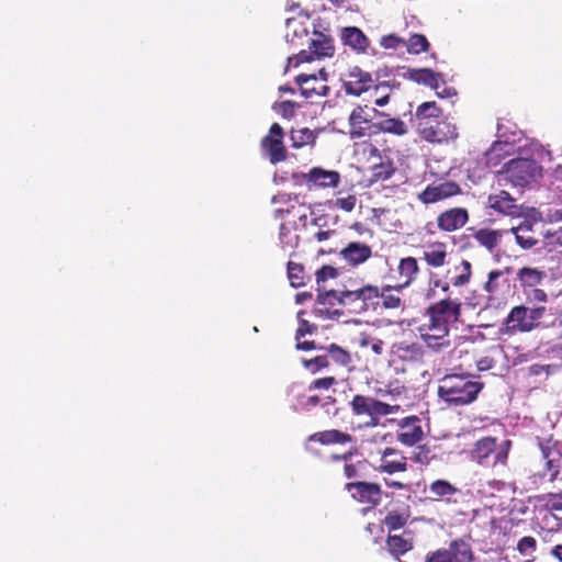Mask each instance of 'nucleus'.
Instances as JSON below:
<instances>
[{"label":"nucleus","instance_id":"nucleus-4","mask_svg":"<svg viewBox=\"0 0 562 562\" xmlns=\"http://www.w3.org/2000/svg\"><path fill=\"white\" fill-rule=\"evenodd\" d=\"M426 348L414 339L402 338L394 341L389 351V362L396 370L405 372L407 369L425 362Z\"/></svg>","mask_w":562,"mask_h":562},{"label":"nucleus","instance_id":"nucleus-47","mask_svg":"<svg viewBox=\"0 0 562 562\" xmlns=\"http://www.w3.org/2000/svg\"><path fill=\"white\" fill-rule=\"evenodd\" d=\"M393 284L382 286L379 299L382 300V305L386 310H397L402 306L403 301L398 294L393 293Z\"/></svg>","mask_w":562,"mask_h":562},{"label":"nucleus","instance_id":"nucleus-59","mask_svg":"<svg viewBox=\"0 0 562 562\" xmlns=\"http://www.w3.org/2000/svg\"><path fill=\"white\" fill-rule=\"evenodd\" d=\"M337 383L336 378L334 376H324L316 380H313L308 384V391H315V390H329Z\"/></svg>","mask_w":562,"mask_h":562},{"label":"nucleus","instance_id":"nucleus-7","mask_svg":"<svg viewBox=\"0 0 562 562\" xmlns=\"http://www.w3.org/2000/svg\"><path fill=\"white\" fill-rule=\"evenodd\" d=\"M547 272L536 267L524 266L516 272V281L526 296L528 304L548 302L547 292L540 286L547 279Z\"/></svg>","mask_w":562,"mask_h":562},{"label":"nucleus","instance_id":"nucleus-10","mask_svg":"<svg viewBox=\"0 0 562 562\" xmlns=\"http://www.w3.org/2000/svg\"><path fill=\"white\" fill-rule=\"evenodd\" d=\"M342 305L349 313L361 314L378 304L380 290L376 285L367 284L357 290L342 291Z\"/></svg>","mask_w":562,"mask_h":562},{"label":"nucleus","instance_id":"nucleus-32","mask_svg":"<svg viewBox=\"0 0 562 562\" xmlns=\"http://www.w3.org/2000/svg\"><path fill=\"white\" fill-rule=\"evenodd\" d=\"M487 203L491 209L504 215L515 216L520 213V209L517 205L516 200L504 190L498 193L491 194L487 199Z\"/></svg>","mask_w":562,"mask_h":562},{"label":"nucleus","instance_id":"nucleus-8","mask_svg":"<svg viewBox=\"0 0 562 562\" xmlns=\"http://www.w3.org/2000/svg\"><path fill=\"white\" fill-rule=\"evenodd\" d=\"M461 315L462 302L450 296L429 304L424 312L426 321L446 329H450L453 324L458 323Z\"/></svg>","mask_w":562,"mask_h":562},{"label":"nucleus","instance_id":"nucleus-58","mask_svg":"<svg viewBox=\"0 0 562 562\" xmlns=\"http://www.w3.org/2000/svg\"><path fill=\"white\" fill-rule=\"evenodd\" d=\"M345 44L349 45L357 53H368L370 47L369 37H342Z\"/></svg>","mask_w":562,"mask_h":562},{"label":"nucleus","instance_id":"nucleus-43","mask_svg":"<svg viewBox=\"0 0 562 562\" xmlns=\"http://www.w3.org/2000/svg\"><path fill=\"white\" fill-rule=\"evenodd\" d=\"M537 550L538 540L533 536H524L517 541L516 551L526 559V562H535L537 560Z\"/></svg>","mask_w":562,"mask_h":562},{"label":"nucleus","instance_id":"nucleus-2","mask_svg":"<svg viewBox=\"0 0 562 562\" xmlns=\"http://www.w3.org/2000/svg\"><path fill=\"white\" fill-rule=\"evenodd\" d=\"M546 313L544 305L533 304L532 307L525 304L515 305L504 319L503 333L507 335L530 333L542 325Z\"/></svg>","mask_w":562,"mask_h":562},{"label":"nucleus","instance_id":"nucleus-46","mask_svg":"<svg viewBox=\"0 0 562 562\" xmlns=\"http://www.w3.org/2000/svg\"><path fill=\"white\" fill-rule=\"evenodd\" d=\"M316 135L313 131L307 127L303 128H292L291 131V142L292 147L301 148L306 145H312L315 143Z\"/></svg>","mask_w":562,"mask_h":562},{"label":"nucleus","instance_id":"nucleus-48","mask_svg":"<svg viewBox=\"0 0 562 562\" xmlns=\"http://www.w3.org/2000/svg\"><path fill=\"white\" fill-rule=\"evenodd\" d=\"M288 278L293 288H300L305 284V270L301 263L288 262Z\"/></svg>","mask_w":562,"mask_h":562},{"label":"nucleus","instance_id":"nucleus-54","mask_svg":"<svg viewBox=\"0 0 562 562\" xmlns=\"http://www.w3.org/2000/svg\"><path fill=\"white\" fill-rule=\"evenodd\" d=\"M359 346L362 348L370 347L371 350L376 355L381 356L384 349V342L382 339L373 338L368 334L362 333L359 339Z\"/></svg>","mask_w":562,"mask_h":562},{"label":"nucleus","instance_id":"nucleus-29","mask_svg":"<svg viewBox=\"0 0 562 562\" xmlns=\"http://www.w3.org/2000/svg\"><path fill=\"white\" fill-rule=\"evenodd\" d=\"M308 189L336 188L340 182V175L334 170H325L321 167L312 168L307 173H302Z\"/></svg>","mask_w":562,"mask_h":562},{"label":"nucleus","instance_id":"nucleus-44","mask_svg":"<svg viewBox=\"0 0 562 562\" xmlns=\"http://www.w3.org/2000/svg\"><path fill=\"white\" fill-rule=\"evenodd\" d=\"M386 548L394 557H400L413 549L411 539H406L398 535H389L386 539Z\"/></svg>","mask_w":562,"mask_h":562},{"label":"nucleus","instance_id":"nucleus-22","mask_svg":"<svg viewBox=\"0 0 562 562\" xmlns=\"http://www.w3.org/2000/svg\"><path fill=\"white\" fill-rule=\"evenodd\" d=\"M380 459L378 471L389 475L406 472L408 459L400 449L385 447L379 450Z\"/></svg>","mask_w":562,"mask_h":562},{"label":"nucleus","instance_id":"nucleus-9","mask_svg":"<svg viewBox=\"0 0 562 562\" xmlns=\"http://www.w3.org/2000/svg\"><path fill=\"white\" fill-rule=\"evenodd\" d=\"M426 562H475V553L469 540L457 538L447 548L429 552Z\"/></svg>","mask_w":562,"mask_h":562},{"label":"nucleus","instance_id":"nucleus-45","mask_svg":"<svg viewBox=\"0 0 562 562\" xmlns=\"http://www.w3.org/2000/svg\"><path fill=\"white\" fill-rule=\"evenodd\" d=\"M409 515L400 510H390L382 520L389 532L403 528L408 521Z\"/></svg>","mask_w":562,"mask_h":562},{"label":"nucleus","instance_id":"nucleus-53","mask_svg":"<svg viewBox=\"0 0 562 562\" xmlns=\"http://www.w3.org/2000/svg\"><path fill=\"white\" fill-rule=\"evenodd\" d=\"M430 44L427 41V37H409L408 41H405L403 47L406 48V52L409 54H419L422 52H427Z\"/></svg>","mask_w":562,"mask_h":562},{"label":"nucleus","instance_id":"nucleus-62","mask_svg":"<svg viewBox=\"0 0 562 562\" xmlns=\"http://www.w3.org/2000/svg\"><path fill=\"white\" fill-rule=\"evenodd\" d=\"M317 327L314 324H311L308 321L300 319L299 327L295 333V340L299 341L305 335L313 334Z\"/></svg>","mask_w":562,"mask_h":562},{"label":"nucleus","instance_id":"nucleus-23","mask_svg":"<svg viewBox=\"0 0 562 562\" xmlns=\"http://www.w3.org/2000/svg\"><path fill=\"white\" fill-rule=\"evenodd\" d=\"M342 82L347 94L359 97L373 86L374 80L371 72L352 66L349 67Z\"/></svg>","mask_w":562,"mask_h":562},{"label":"nucleus","instance_id":"nucleus-34","mask_svg":"<svg viewBox=\"0 0 562 562\" xmlns=\"http://www.w3.org/2000/svg\"><path fill=\"white\" fill-rule=\"evenodd\" d=\"M468 231L472 232L471 236L477 243V245L485 248L490 252H493L501 245L503 237L502 231L492 229L488 227L479 229L471 227Z\"/></svg>","mask_w":562,"mask_h":562},{"label":"nucleus","instance_id":"nucleus-5","mask_svg":"<svg viewBox=\"0 0 562 562\" xmlns=\"http://www.w3.org/2000/svg\"><path fill=\"white\" fill-rule=\"evenodd\" d=\"M510 440L497 443V439L491 436L479 439L472 449V460L484 467L505 465L507 463Z\"/></svg>","mask_w":562,"mask_h":562},{"label":"nucleus","instance_id":"nucleus-64","mask_svg":"<svg viewBox=\"0 0 562 562\" xmlns=\"http://www.w3.org/2000/svg\"><path fill=\"white\" fill-rule=\"evenodd\" d=\"M405 41L402 37H381L380 45L384 48L397 50L403 47Z\"/></svg>","mask_w":562,"mask_h":562},{"label":"nucleus","instance_id":"nucleus-30","mask_svg":"<svg viewBox=\"0 0 562 562\" xmlns=\"http://www.w3.org/2000/svg\"><path fill=\"white\" fill-rule=\"evenodd\" d=\"M353 441L350 434L339 429H326L310 435L305 441V448L310 449V443L317 442L322 446H344Z\"/></svg>","mask_w":562,"mask_h":562},{"label":"nucleus","instance_id":"nucleus-55","mask_svg":"<svg viewBox=\"0 0 562 562\" xmlns=\"http://www.w3.org/2000/svg\"><path fill=\"white\" fill-rule=\"evenodd\" d=\"M395 169L391 161L374 165L372 168V176L375 180H386L391 178Z\"/></svg>","mask_w":562,"mask_h":562},{"label":"nucleus","instance_id":"nucleus-19","mask_svg":"<svg viewBox=\"0 0 562 562\" xmlns=\"http://www.w3.org/2000/svg\"><path fill=\"white\" fill-rule=\"evenodd\" d=\"M473 268L472 263L462 259L458 265L446 271L447 282H442L440 279L434 281L435 288H440L442 292L448 293L450 288H463L467 286L472 279Z\"/></svg>","mask_w":562,"mask_h":562},{"label":"nucleus","instance_id":"nucleus-61","mask_svg":"<svg viewBox=\"0 0 562 562\" xmlns=\"http://www.w3.org/2000/svg\"><path fill=\"white\" fill-rule=\"evenodd\" d=\"M356 203H357L356 195L350 194V195H348L346 198H338V199H336L335 206L337 209H340V210L345 211V212H351L355 209Z\"/></svg>","mask_w":562,"mask_h":562},{"label":"nucleus","instance_id":"nucleus-51","mask_svg":"<svg viewBox=\"0 0 562 562\" xmlns=\"http://www.w3.org/2000/svg\"><path fill=\"white\" fill-rule=\"evenodd\" d=\"M364 468L366 461L352 462V460H350L344 464V476L350 480V482L360 481L359 479L363 476L362 470H364Z\"/></svg>","mask_w":562,"mask_h":562},{"label":"nucleus","instance_id":"nucleus-13","mask_svg":"<svg viewBox=\"0 0 562 562\" xmlns=\"http://www.w3.org/2000/svg\"><path fill=\"white\" fill-rule=\"evenodd\" d=\"M417 132L420 138L428 143H448L458 136V128L447 120L440 117L429 123H418Z\"/></svg>","mask_w":562,"mask_h":562},{"label":"nucleus","instance_id":"nucleus-3","mask_svg":"<svg viewBox=\"0 0 562 562\" xmlns=\"http://www.w3.org/2000/svg\"><path fill=\"white\" fill-rule=\"evenodd\" d=\"M353 416L366 417L361 427L373 428L380 424L381 416L397 413L398 405H390L371 396L356 394L349 403Z\"/></svg>","mask_w":562,"mask_h":562},{"label":"nucleus","instance_id":"nucleus-11","mask_svg":"<svg viewBox=\"0 0 562 562\" xmlns=\"http://www.w3.org/2000/svg\"><path fill=\"white\" fill-rule=\"evenodd\" d=\"M540 450L542 460L544 461L543 468L533 472L528 480L530 485L536 488H547V485L553 483L560 473L561 454L548 445L541 443Z\"/></svg>","mask_w":562,"mask_h":562},{"label":"nucleus","instance_id":"nucleus-24","mask_svg":"<svg viewBox=\"0 0 562 562\" xmlns=\"http://www.w3.org/2000/svg\"><path fill=\"white\" fill-rule=\"evenodd\" d=\"M322 79L316 75L301 74L296 76L295 81L300 87V91L306 99L325 97L329 92V87L326 85L327 77L324 71H321Z\"/></svg>","mask_w":562,"mask_h":562},{"label":"nucleus","instance_id":"nucleus-18","mask_svg":"<svg viewBox=\"0 0 562 562\" xmlns=\"http://www.w3.org/2000/svg\"><path fill=\"white\" fill-rule=\"evenodd\" d=\"M335 53V46L331 37L313 38L307 50H301L296 56L289 57L288 63L291 66H299L302 63H310L314 59L331 57Z\"/></svg>","mask_w":562,"mask_h":562},{"label":"nucleus","instance_id":"nucleus-39","mask_svg":"<svg viewBox=\"0 0 562 562\" xmlns=\"http://www.w3.org/2000/svg\"><path fill=\"white\" fill-rule=\"evenodd\" d=\"M515 235L516 243L522 249H531L538 244V238L529 223H522L519 226L512 228Z\"/></svg>","mask_w":562,"mask_h":562},{"label":"nucleus","instance_id":"nucleus-60","mask_svg":"<svg viewBox=\"0 0 562 562\" xmlns=\"http://www.w3.org/2000/svg\"><path fill=\"white\" fill-rule=\"evenodd\" d=\"M296 103L294 101H282L277 106L276 110L280 113L284 119H292L295 114Z\"/></svg>","mask_w":562,"mask_h":562},{"label":"nucleus","instance_id":"nucleus-35","mask_svg":"<svg viewBox=\"0 0 562 562\" xmlns=\"http://www.w3.org/2000/svg\"><path fill=\"white\" fill-rule=\"evenodd\" d=\"M405 77L418 85L438 90L440 82L445 83L442 75L429 68H408Z\"/></svg>","mask_w":562,"mask_h":562},{"label":"nucleus","instance_id":"nucleus-56","mask_svg":"<svg viewBox=\"0 0 562 562\" xmlns=\"http://www.w3.org/2000/svg\"><path fill=\"white\" fill-rule=\"evenodd\" d=\"M543 241L549 250L555 247H562V227L554 231H547Z\"/></svg>","mask_w":562,"mask_h":562},{"label":"nucleus","instance_id":"nucleus-28","mask_svg":"<svg viewBox=\"0 0 562 562\" xmlns=\"http://www.w3.org/2000/svg\"><path fill=\"white\" fill-rule=\"evenodd\" d=\"M339 257L347 266L356 268L372 257V247L361 241H350L339 251Z\"/></svg>","mask_w":562,"mask_h":562},{"label":"nucleus","instance_id":"nucleus-40","mask_svg":"<svg viewBox=\"0 0 562 562\" xmlns=\"http://www.w3.org/2000/svg\"><path fill=\"white\" fill-rule=\"evenodd\" d=\"M443 111L435 101H427L419 104L415 111V119L418 123H431L434 120L440 119Z\"/></svg>","mask_w":562,"mask_h":562},{"label":"nucleus","instance_id":"nucleus-63","mask_svg":"<svg viewBox=\"0 0 562 562\" xmlns=\"http://www.w3.org/2000/svg\"><path fill=\"white\" fill-rule=\"evenodd\" d=\"M557 369H558V366H555V364L535 363V364L530 366L529 372L532 375H541V374L549 375V374L554 373L557 371Z\"/></svg>","mask_w":562,"mask_h":562},{"label":"nucleus","instance_id":"nucleus-15","mask_svg":"<svg viewBox=\"0 0 562 562\" xmlns=\"http://www.w3.org/2000/svg\"><path fill=\"white\" fill-rule=\"evenodd\" d=\"M283 138L284 131L282 126L279 123H273L269 128V133L261 139V150L273 165L284 161L288 157Z\"/></svg>","mask_w":562,"mask_h":562},{"label":"nucleus","instance_id":"nucleus-41","mask_svg":"<svg viewBox=\"0 0 562 562\" xmlns=\"http://www.w3.org/2000/svg\"><path fill=\"white\" fill-rule=\"evenodd\" d=\"M428 490L431 494V499H445L447 502H449L450 498L459 492L454 485L446 480H436L431 482L428 486Z\"/></svg>","mask_w":562,"mask_h":562},{"label":"nucleus","instance_id":"nucleus-6","mask_svg":"<svg viewBox=\"0 0 562 562\" xmlns=\"http://www.w3.org/2000/svg\"><path fill=\"white\" fill-rule=\"evenodd\" d=\"M541 166L531 158H517L507 161L499 171L502 179L514 187H525L541 177Z\"/></svg>","mask_w":562,"mask_h":562},{"label":"nucleus","instance_id":"nucleus-16","mask_svg":"<svg viewBox=\"0 0 562 562\" xmlns=\"http://www.w3.org/2000/svg\"><path fill=\"white\" fill-rule=\"evenodd\" d=\"M420 274L418 260L413 256H406L398 260L396 268L390 276L395 281L393 288L396 292L412 286Z\"/></svg>","mask_w":562,"mask_h":562},{"label":"nucleus","instance_id":"nucleus-26","mask_svg":"<svg viewBox=\"0 0 562 562\" xmlns=\"http://www.w3.org/2000/svg\"><path fill=\"white\" fill-rule=\"evenodd\" d=\"M469 212L465 207H451L438 214L437 227L445 233L456 232L469 222Z\"/></svg>","mask_w":562,"mask_h":562},{"label":"nucleus","instance_id":"nucleus-49","mask_svg":"<svg viewBox=\"0 0 562 562\" xmlns=\"http://www.w3.org/2000/svg\"><path fill=\"white\" fill-rule=\"evenodd\" d=\"M333 18L335 16L328 14L312 19V24H310V33H312V35H325L326 33H330V23Z\"/></svg>","mask_w":562,"mask_h":562},{"label":"nucleus","instance_id":"nucleus-33","mask_svg":"<svg viewBox=\"0 0 562 562\" xmlns=\"http://www.w3.org/2000/svg\"><path fill=\"white\" fill-rule=\"evenodd\" d=\"M561 532L552 529H541L538 532L540 542L543 544V550L548 552L550 558L555 562H562V539Z\"/></svg>","mask_w":562,"mask_h":562},{"label":"nucleus","instance_id":"nucleus-20","mask_svg":"<svg viewBox=\"0 0 562 562\" xmlns=\"http://www.w3.org/2000/svg\"><path fill=\"white\" fill-rule=\"evenodd\" d=\"M512 272L510 267L505 269H494L487 273V279L483 284V290L487 294L488 302L493 303L510 292V280L508 278Z\"/></svg>","mask_w":562,"mask_h":562},{"label":"nucleus","instance_id":"nucleus-25","mask_svg":"<svg viewBox=\"0 0 562 562\" xmlns=\"http://www.w3.org/2000/svg\"><path fill=\"white\" fill-rule=\"evenodd\" d=\"M424 437V431L420 425V419L413 415L405 417L398 423V430L396 432V439L398 442L406 447H412Z\"/></svg>","mask_w":562,"mask_h":562},{"label":"nucleus","instance_id":"nucleus-1","mask_svg":"<svg viewBox=\"0 0 562 562\" xmlns=\"http://www.w3.org/2000/svg\"><path fill=\"white\" fill-rule=\"evenodd\" d=\"M484 383L470 374H447L438 385V396L449 406H464L473 403Z\"/></svg>","mask_w":562,"mask_h":562},{"label":"nucleus","instance_id":"nucleus-21","mask_svg":"<svg viewBox=\"0 0 562 562\" xmlns=\"http://www.w3.org/2000/svg\"><path fill=\"white\" fill-rule=\"evenodd\" d=\"M374 108L368 105H357L349 116V134L351 138H361L371 133L374 127L372 120L376 117L373 114Z\"/></svg>","mask_w":562,"mask_h":562},{"label":"nucleus","instance_id":"nucleus-37","mask_svg":"<svg viewBox=\"0 0 562 562\" xmlns=\"http://www.w3.org/2000/svg\"><path fill=\"white\" fill-rule=\"evenodd\" d=\"M312 16L306 12H299L285 20L286 35H308Z\"/></svg>","mask_w":562,"mask_h":562},{"label":"nucleus","instance_id":"nucleus-42","mask_svg":"<svg viewBox=\"0 0 562 562\" xmlns=\"http://www.w3.org/2000/svg\"><path fill=\"white\" fill-rule=\"evenodd\" d=\"M507 142H494L491 148L485 153V164L488 168L497 167L504 158L508 155L507 148L509 147Z\"/></svg>","mask_w":562,"mask_h":562},{"label":"nucleus","instance_id":"nucleus-52","mask_svg":"<svg viewBox=\"0 0 562 562\" xmlns=\"http://www.w3.org/2000/svg\"><path fill=\"white\" fill-rule=\"evenodd\" d=\"M436 459V454L427 445H419L416 447L413 453V460L416 463L428 465L431 461Z\"/></svg>","mask_w":562,"mask_h":562},{"label":"nucleus","instance_id":"nucleus-50","mask_svg":"<svg viewBox=\"0 0 562 562\" xmlns=\"http://www.w3.org/2000/svg\"><path fill=\"white\" fill-rule=\"evenodd\" d=\"M302 366L311 371L312 373H317L321 370L328 369L330 367V361L326 358L325 352L318 355L312 359H302Z\"/></svg>","mask_w":562,"mask_h":562},{"label":"nucleus","instance_id":"nucleus-57","mask_svg":"<svg viewBox=\"0 0 562 562\" xmlns=\"http://www.w3.org/2000/svg\"><path fill=\"white\" fill-rule=\"evenodd\" d=\"M315 276L318 288H321L322 282L337 278L339 276V271L333 266L325 265L316 271Z\"/></svg>","mask_w":562,"mask_h":562},{"label":"nucleus","instance_id":"nucleus-38","mask_svg":"<svg viewBox=\"0 0 562 562\" xmlns=\"http://www.w3.org/2000/svg\"><path fill=\"white\" fill-rule=\"evenodd\" d=\"M318 350L325 352L326 358L330 361V366L336 364L346 368L351 363L350 352L337 344L333 342L328 346H322Z\"/></svg>","mask_w":562,"mask_h":562},{"label":"nucleus","instance_id":"nucleus-17","mask_svg":"<svg viewBox=\"0 0 562 562\" xmlns=\"http://www.w3.org/2000/svg\"><path fill=\"white\" fill-rule=\"evenodd\" d=\"M342 293L335 290L321 291L318 288L317 300L314 305V314L323 318H335L345 314Z\"/></svg>","mask_w":562,"mask_h":562},{"label":"nucleus","instance_id":"nucleus-12","mask_svg":"<svg viewBox=\"0 0 562 562\" xmlns=\"http://www.w3.org/2000/svg\"><path fill=\"white\" fill-rule=\"evenodd\" d=\"M417 331L426 349L434 353H442L452 350V341L450 339V329L434 325L428 321H424Z\"/></svg>","mask_w":562,"mask_h":562},{"label":"nucleus","instance_id":"nucleus-27","mask_svg":"<svg viewBox=\"0 0 562 562\" xmlns=\"http://www.w3.org/2000/svg\"><path fill=\"white\" fill-rule=\"evenodd\" d=\"M461 189L458 183L453 181H446L438 186H427L419 194L418 200L423 204H432L448 198L458 195Z\"/></svg>","mask_w":562,"mask_h":562},{"label":"nucleus","instance_id":"nucleus-31","mask_svg":"<svg viewBox=\"0 0 562 562\" xmlns=\"http://www.w3.org/2000/svg\"><path fill=\"white\" fill-rule=\"evenodd\" d=\"M373 114L379 119V121L373 124L376 132L396 136H403L408 133L406 123L401 119L391 117L385 112L378 110H373Z\"/></svg>","mask_w":562,"mask_h":562},{"label":"nucleus","instance_id":"nucleus-36","mask_svg":"<svg viewBox=\"0 0 562 562\" xmlns=\"http://www.w3.org/2000/svg\"><path fill=\"white\" fill-rule=\"evenodd\" d=\"M448 257L447 245L442 241L428 244L423 251V260L431 268H441Z\"/></svg>","mask_w":562,"mask_h":562},{"label":"nucleus","instance_id":"nucleus-14","mask_svg":"<svg viewBox=\"0 0 562 562\" xmlns=\"http://www.w3.org/2000/svg\"><path fill=\"white\" fill-rule=\"evenodd\" d=\"M345 490L358 503L375 508L382 502V488L379 483L367 481H351L345 484Z\"/></svg>","mask_w":562,"mask_h":562}]
</instances>
